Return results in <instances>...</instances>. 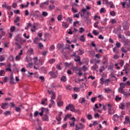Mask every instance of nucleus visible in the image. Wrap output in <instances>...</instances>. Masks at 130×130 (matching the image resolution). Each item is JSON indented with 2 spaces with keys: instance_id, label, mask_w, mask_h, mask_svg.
Instances as JSON below:
<instances>
[{
  "instance_id": "obj_1",
  "label": "nucleus",
  "mask_w": 130,
  "mask_h": 130,
  "mask_svg": "<svg viewBox=\"0 0 130 130\" xmlns=\"http://www.w3.org/2000/svg\"><path fill=\"white\" fill-rule=\"evenodd\" d=\"M82 14H81V17H83L84 19H88L89 18V16H90V12L87 11V9H82L81 10Z\"/></svg>"
},
{
  "instance_id": "obj_2",
  "label": "nucleus",
  "mask_w": 130,
  "mask_h": 130,
  "mask_svg": "<svg viewBox=\"0 0 130 130\" xmlns=\"http://www.w3.org/2000/svg\"><path fill=\"white\" fill-rule=\"evenodd\" d=\"M73 70L76 74H78L80 77L83 75V73L81 72L82 70L81 68L79 67H73Z\"/></svg>"
},
{
  "instance_id": "obj_3",
  "label": "nucleus",
  "mask_w": 130,
  "mask_h": 130,
  "mask_svg": "<svg viewBox=\"0 0 130 130\" xmlns=\"http://www.w3.org/2000/svg\"><path fill=\"white\" fill-rule=\"evenodd\" d=\"M127 50L130 51V47L128 45L125 46L121 48V51H122V52H124V53H126L127 52Z\"/></svg>"
},
{
  "instance_id": "obj_4",
  "label": "nucleus",
  "mask_w": 130,
  "mask_h": 130,
  "mask_svg": "<svg viewBox=\"0 0 130 130\" xmlns=\"http://www.w3.org/2000/svg\"><path fill=\"white\" fill-rule=\"evenodd\" d=\"M66 109H67V110L70 109V111H72V112H75L76 111V110L75 109V106L72 104H70L67 106L66 108Z\"/></svg>"
},
{
  "instance_id": "obj_5",
  "label": "nucleus",
  "mask_w": 130,
  "mask_h": 130,
  "mask_svg": "<svg viewBox=\"0 0 130 130\" xmlns=\"http://www.w3.org/2000/svg\"><path fill=\"white\" fill-rule=\"evenodd\" d=\"M22 108H23V106L22 105H20L17 107V116H20L21 115V111L22 110Z\"/></svg>"
},
{
  "instance_id": "obj_6",
  "label": "nucleus",
  "mask_w": 130,
  "mask_h": 130,
  "mask_svg": "<svg viewBox=\"0 0 130 130\" xmlns=\"http://www.w3.org/2000/svg\"><path fill=\"white\" fill-rule=\"evenodd\" d=\"M76 129H83V128H85V126L84 125H83V123H80L79 124H77L76 125Z\"/></svg>"
},
{
  "instance_id": "obj_7",
  "label": "nucleus",
  "mask_w": 130,
  "mask_h": 130,
  "mask_svg": "<svg viewBox=\"0 0 130 130\" xmlns=\"http://www.w3.org/2000/svg\"><path fill=\"white\" fill-rule=\"evenodd\" d=\"M124 124H129L130 125V118L129 117L126 116L125 117V120L123 122Z\"/></svg>"
},
{
  "instance_id": "obj_8",
  "label": "nucleus",
  "mask_w": 130,
  "mask_h": 130,
  "mask_svg": "<svg viewBox=\"0 0 130 130\" xmlns=\"http://www.w3.org/2000/svg\"><path fill=\"white\" fill-rule=\"evenodd\" d=\"M17 41L20 43V44H23L26 42V40H22V38L19 36L17 37Z\"/></svg>"
},
{
  "instance_id": "obj_9",
  "label": "nucleus",
  "mask_w": 130,
  "mask_h": 130,
  "mask_svg": "<svg viewBox=\"0 0 130 130\" xmlns=\"http://www.w3.org/2000/svg\"><path fill=\"white\" fill-rule=\"evenodd\" d=\"M48 94L49 95L51 94V99H55V92L52 91H49L48 90Z\"/></svg>"
},
{
  "instance_id": "obj_10",
  "label": "nucleus",
  "mask_w": 130,
  "mask_h": 130,
  "mask_svg": "<svg viewBox=\"0 0 130 130\" xmlns=\"http://www.w3.org/2000/svg\"><path fill=\"white\" fill-rule=\"evenodd\" d=\"M62 115V112H60L59 113L58 116L56 117V119L57 120V121H58L59 123H60V121L61 120V115Z\"/></svg>"
},
{
  "instance_id": "obj_11",
  "label": "nucleus",
  "mask_w": 130,
  "mask_h": 130,
  "mask_svg": "<svg viewBox=\"0 0 130 130\" xmlns=\"http://www.w3.org/2000/svg\"><path fill=\"white\" fill-rule=\"evenodd\" d=\"M49 75H50L51 77L52 78H56L57 77V71L56 72V73L53 72H50Z\"/></svg>"
},
{
  "instance_id": "obj_12",
  "label": "nucleus",
  "mask_w": 130,
  "mask_h": 130,
  "mask_svg": "<svg viewBox=\"0 0 130 130\" xmlns=\"http://www.w3.org/2000/svg\"><path fill=\"white\" fill-rule=\"evenodd\" d=\"M47 115H48V112H46V114L44 115L43 118V120H44V121H48L49 119L48 118V116Z\"/></svg>"
},
{
  "instance_id": "obj_13",
  "label": "nucleus",
  "mask_w": 130,
  "mask_h": 130,
  "mask_svg": "<svg viewBox=\"0 0 130 130\" xmlns=\"http://www.w3.org/2000/svg\"><path fill=\"white\" fill-rule=\"evenodd\" d=\"M9 107V104L8 103H2L1 106V108L2 109H6V108H8Z\"/></svg>"
},
{
  "instance_id": "obj_14",
  "label": "nucleus",
  "mask_w": 130,
  "mask_h": 130,
  "mask_svg": "<svg viewBox=\"0 0 130 130\" xmlns=\"http://www.w3.org/2000/svg\"><path fill=\"white\" fill-rule=\"evenodd\" d=\"M108 61V57L107 55L104 56L103 59V64H105Z\"/></svg>"
},
{
  "instance_id": "obj_15",
  "label": "nucleus",
  "mask_w": 130,
  "mask_h": 130,
  "mask_svg": "<svg viewBox=\"0 0 130 130\" xmlns=\"http://www.w3.org/2000/svg\"><path fill=\"white\" fill-rule=\"evenodd\" d=\"M43 112H48V109L42 108L41 112L39 113L41 116H42V115H43Z\"/></svg>"
},
{
  "instance_id": "obj_16",
  "label": "nucleus",
  "mask_w": 130,
  "mask_h": 130,
  "mask_svg": "<svg viewBox=\"0 0 130 130\" xmlns=\"http://www.w3.org/2000/svg\"><path fill=\"white\" fill-rule=\"evenodd\" d=\"M23 54V50H21L20 52L18 54V55L17 56V60H20L21 59V55Z\"/></svg>"
},
{
  "instance_id": "obj_17",
  "label": "nucleus",
  "mask_w": 130,
  "mask_h": 130,
  "mask_svg": "<svg viewBox=\"0 0 130 130\" xmlns=\"http://www.w3.org/2000/svg\"><path fill=\"white\" fill-rule=\"evenodd\" d=\"M74 60H75V61L79 62V63H80V64L82 63L81 62V58H80V56H76Z\"/></svg>"
},
{
  "instance_id": "obj_18",
  "label": "nucleus",
  "mask_w": 130,
  "mask_h": 130,
  "mask_svg": "<svg viewBox=\"0 0 130 130\" xmlns=\"http://www.w3.org/2000/svg\"><path fill=\"white\" fill-rule=\"evenodd\" d=\"M119 118V116H118L117 114L114 115L113 117V119L114 120V121H118Z\"/></svg>"
},
{
  "instance_id": "obj_19",
  "label": "nucleus",
  "mask_w": 130,
  "mask_h": 130,
  "mask_svg": "<svg viewBox=\"0 0 130 130\" xmlns=\"http://www.w3.org/2000/svg\"><path fill=\"white\" fill-rule=\"evenodd\" d=\"M108 114H110V115H111V114H114V111L113 110H111V108H109L108 109Z\"/></svg>"
},
{
  "instance_id": "obj_20",
  "label": "nucleus",
  "mask_w": 130,
  "mask_h": 130,
  "mask_svg": "<svg viewBox=\"0 0 130 130\" xmlns=\"http://www.w3.org/2000/svg\"><path fill=\"white\" fill-rule=\"evenodd\" d=\"M38 41H39V38H38V37H36L34 40V43L35 44H38Z\"/></svg>"
},
{
  "instance_id": "obj_21",
  "label": "nucleus",
  "mask_w": 130,
  "mask_h": 130,
  "mask_svg": "<svg viewBox=\"0 0 130 130\" xmlns=\"http://www.w3.org/2000/svg\"><path fill=\"white\" fill-rule=\"evenodd\" d=\"M108 5L110 6L111 9H114L115 8L114 7V4H113V3L112 2H109Z\"/></svg>"
},
{
  "instance_id": "obj_22",
  "label": "nucleus",
  "mask_w": 130,
  "mask_h": 130,
  "mask_svg": "<svg viewBox=\"0 0 130 130\" xmlns=\"http://www.w3.org/2000/svg\"><path fill=\"white\" fill-rule=\"evenodd\" d=\"M29 2H27L26 5H24V4L21 5L22 9H24V8H28V7H29Z\"/></svg>"
},
{
  "instance_id": "obj_23",
  "label": "nucleus",
  "mask_w": 130,
  "mask_h": 130,
  "mask_svg": "<svg viewBox=\"0 0 130 130\" xmlns=\"http://www.w3.org/2000/svg\"><path fill=\"white\" fill-rule=\"evenodd\" d=\"M10 84H14V77H13L12 75H11V76H10Z\"/></svg>"
},
{
  "instance_id": "obj_24",
  "label": "nucleus",
  "mask_w": 130,
  "mask_h": 130,
  "mask_svg": "<svg viewBox=\"0 0 130 130\" xmlns=\"http://www.w3.org/2000/svg\"><path fill=\"white\" fill-rule=\"evenodd\" d=\"M55 9V6L54 5H50L49 6V11H52V10H54Z\"/></svg>"
},
{
  "instance_id": "obj_25",
  "label": "nucleus",
  "mask_w": 130,
  "mask_h": 130,
  "mask_svg": "<svg viewBox=\"0 0 130 130\" xmlns=\"http://www.w3.org/2000/svg\"><path fill=\"white\" fill-rule=\"evenodd\" d=\"M78 52L79 55H82L83 54H84V50L79 49V50L77 51Z\"/></svg>"
},
{
  "instance_id": "obj_26",
  "label": "nucleus",
  "mask_w": 130,
  "mask_h": 130,
  "mask_svg": "<svg viewBox=\"0 0 130 130\" xmlns=\"http://www.w3.org/2000/svg\"><path fill=\"white\" fill-rule=\"evenodd\" d=\"M118 92L119 93H121V94H124V90H123V88H121L120 87L118 89Z\"/></svg>"
},
{
  "instance_id": "obj_27",
  "label": "nucleus",
  "mask_w": 130,
  "mask_h": 130,
  "mask_svg": "<svg viewBox=\"0 0 130 130\" xmlns=\"http://www.w3.org/2000/svg\"><path fill=\"white\" fill-rule=\"evenodd\" d=\"M91 68L92 70H94V71H95L96 69H98V65H97V64L96 63H94V64Z\"/></svg>"
},
{
  "instance_id": "obj_28",
  "label": "nucleus",
  "mask_w": 130,
  "mask_h": 130,
  "mask_svg": "<svg viewBox=\"0 0 130 130\" xmlns=\"http://www.w3.org/2000/svg\"><path fill=\"white\" fill-rule=\"evenodd\" d=\"M80 40L82 42H85V41H86V40L85 39V37H84V35H82L80 37Z\"/></svg>"
},
{
  "instance_id": "obj_29",
  "label": "nucleus",
  "mask_w": 130,
  "mask_h": 130,
  "mask_svg": "<svg viewBox=\"0 0 130 130\" xmlns=\"http://www.w3.org/2000/svg\"><path fill=\"white\" fill-rule=\"evenodd\" d=\"M62 27H64V28H68V27H69V25H68V24H67V23H66L65 22H62Z\"/></svg>"
},
{
  "instance_id": "obj_30",
  "label": "nucleus",
  "mask_w": 130,
  "mask_h": 130,
  "mask_svg": "<svg viewBox=\"0 0 130 130\" xmlns=\"http://www.w3.org/2000/svg\"><path fill=\"white\" fill-rule=\"evenodd\" d=\"M120 88L124 89V88H125V84L124 83H120Z\"/></svg>"
},
{
  "instance_id": "obj_31",
  "label": "nucleus",
  "mask_w": 130,
  "mask_h": 130,
  "mask_svg": "<svg viewBox=\"0 0 130 130\" xmlns=\"http://www.w3.org/2000/svg\"><path fill=\"white\" fill-rule=\"evenodd\" d=\"M61 81L62 82H66L67 81V77L64 76H62L60 79Z\"/></svg>"
},
{
  "instance_id": "obj_32",
  "label": "nucleus",
  "mask_w": 130,
  "mask_h": 130,
  "mask_svg": "<svg viewBox=\"0 0 130 130\" xmlns=\"http://www.w3.org/2000/svg\"><path fill=\"white\" fill-rule=\"evenodd\" d=\"M98 98L100 99V100H101V101H102V100H104V96H103L102 94L99 95L98 96Z\"/></svg>"
},
{
  "instance_id": "obj_33",
  "label": "nucleus",
  "mask_w": 130,
  "mask_h": 130,
  "mask_svg": "<svg viewBox=\"0 0 130 130\" xmlns=\"http://www.w3.org/2000/svg\"><path fill=\"white\" fill-rule=\"evenodd\" d=\"M105 91L106 93H110V92H111V89L110 88H105Z\"/></svg>"
},
{
  "instance_id": "obj_34",
  "label": "nucleus",
  "mask_w": 130,
  "mask_h": 130,
  "mask_svg": "<svg viewBox=\"0 0 130 130\" xmlns=\"http://www.w3.org/2000/svg\"><path fill=\"white\" fill-rule=\"evenodd\" d=\"M80 87H74L73 90L74 92H80Z\"/></svg>"
},
{
  "instance_id": "obj_35",
  "label": "nucleus",
  "mask_w": 130,
  "mask_h": 130,
  "mask_svg": "<svg viewBox=\"0 0 130 130\" xmlns=\"http://www.w3.org/2000/svg\"><path fill=\"white\" fill-rule=\"evenodd\" d=\"M58 21H61L62 20V15L61 14L59 15L57 17Z\"/></svg>"
},
{
  "instance_id": "obj_36",
  "label": "nucleus",
  "mask_w": 130,
  "mask_h": 130,
  "mask_svg": "<svg viewBox=\"0 0 130 130\" xmlns=\"http://www.w3.org/2000/svg\"><path fill=\"white\" fill-rule=\"evenodd\" d=\"M49 62L51 64L53 63L54 62H55V59L52 58L49 60Z\"/></svg>"
},
{
  "instance_id": "obj_37",
  "label": "nucleus",
  "mask_w": 130,
  "mask_h": 130,
  "mask_svg": "<svg viewBox=\"0 0 130 130\" xmlns=\"http://www.w3.org/2000/svg\"><path fill=\"white\" fill-rule=\"evenodd\" d=\"M34 62H35V64L36 66L38 64V63H37V61H38V59H37V57H35L34 58Z\"/></svg>"
},
{
  "instance_id": "obj_38",
  "label": "nucleus",
  "mask_w": 130,
  "mask_h": 130,
  "mask_svg": "<svg viewBox=\"0 0 130 130\" xmlns=\"http://www.w3.org/2000/svg\"><path fill=\"white\" fill-rule=\"evenodd\" d=\"M120 5L122 6L123 9H125V5H126V2H121Z\"/></svg>"
},
{
  "instance_id": "obj_39",
  "label": "nucleus",
  "mask_w": 130,
  "mask_h": 130,
  "mask_svg": "<svg viewBox=\"0 0 130 130\" xmlns=\"http://www.w3.org/2000/svg\"><path fill=\"white\" fill-rule=\"evenodd\" d=\"M38 44H39L38 46L40 49H42V48L44 47V46L43 45V44H42V43H40Z\"/></svg>"
},
{
  "instance_id": "obj_40",
  "label": "nucleus",
  "mask_w": 130,
  "mask_h": 130,
  "mask_svg": "<svg viewBox=\"0 0 130 130\" xmlns=\"http://www.w3.org/2000/svg\"><path fill=\"white\" fill-rule=\"evenodd\" d=\"M54 99H51L50 100L51 101V103L49 105V107H51L52 105H53V104H54V101H53Z\"/></svg>"
},
{
  "instance_id": "obj_41",
  "label": "nucleus",
  "mask_w": 130,
  "mask_h": 130,
  "mask_svg": "<svg viewBox=\"0 0 130 130\" xmlns=\"http://www.w3.org/2000/svg\"><path fill=\"white\" fill-rule=\"evenodd\" d=\"M82 70L84 71V72H86V71H88V67L86 66H83L82 67Z\"/></svg>"
},
{
  "instance_id": "obj_42",
  "label": "nucleus",
  "mask_w": 130,
  "mask_h": 130,
  "mask_svg": "<svg viewBox=\"0 0 130 130\" xmlns=\"http://www.w3.org/2000/svg\"><path fill=\"white\" fill-rule=\"evenodd\" d=\"M48 15V13L45 11L43 12L42 13V16L43 17H47V16Z\"/></svg>"
},
{
  "instance_id": "obj_43",
  "label": "nucleus",
  "mask_w": 130,
  "mask_h": 130,
  "mask_svg": "<svg viewBox=\"0 0 130 130\" xmlns=\"http://www.w3.org/2000/svg\"><path fill=\"white\" fill-rule=\"evenodd\" d=\"M124 104H120V106H119V108H120L121 109H124Z\"/></svg>"
},
{
  "instance_id": "obj_44",
  "label": "nucleus",
  "mask_w": 130,
  "mask_h": 130,
  "mask_svg": "<svg viewBox=\"0 0 130 130\" xmlns=\"http://www.w3.org/2000/svg\"><path fill=\"white\" fill-rule=\"evenodd\" d=\"M15 30H16V27L14 26H13L10 28L11 32H14Z\"/></svg>"
},
{
  "instance_id": "obj_45",
  "label": "nucleus",
  "mask_w": 130,
  "mask_h": 130,
  "mask_svg": "<svg viewBox=\"0 0 130 130\" xmlns=\"http://www.w3.org/2000/svg\"><path fill=\"white\" fill-rule=\"evenodd\" d=\"M57 105L58 106H62V105H63V102L59 101L57 103Z\"/></svg>"
},
{
  "instance_id": "obj_46",
  "label": "nucleus",
  "mask_w": 130,
  "mask_h": 130,
  "mask_svg": "<svg viewBox=\"0 0 130 130\" xmlns=\"http://www.w3.org/2000/svg\"><path fill=\"white\" fill-rule=\"evenodd\" d=\"M93 34L95 35V36L98 35L99 34V32H97V30H94L92 31Z\"/></svg>"
},
{
  "instance_id": "obj_47",
  "label": "nucleus",
  "mask_w": 130,
  "mask_h": 130,
  "mask_svg": "<svg viewBox=\"0 0 130 130\" xmlns=\"http://www.w3.org/2000/svg\"><path fill=\"white\" fill-rule=\"evenodd\" d=\"M28 52H29V54H32L33 53V49L30 48L28 50Z\"/></svg>"
},
{
  "instance_id": "obj_48",
  "label": "nucleus",
  "mask_w": 130,
  "mask_h": 130,
  "mask_svg": "<svg viewBox=\"0 0 130 130\" xmlns=\"http://www.w3.org/2000/svg\"><path fill=\"white\" fill-rule=\"evenodd\" d=\"M73 17L74 18H80V15L79 14V13H77L76 14H74L73 15Z\"/></svg>"
},
{
  "instance_id": "obj_49",
  "label": "nucleus",
  "mask_w": 130,
  "mask_h": 130,
  "mask_svg": "<svg viewBox=\"0 0 130 130\" xmlns=\"http://www.w3.org/2000/svg\"><path fill=\"white\" fill-rule=\"evenodd\" d=\"M55 49V47L54 46V45H52L50 47V50L51 51V50H53V49Z\"/></svg>"
},
{
  "instance_id": "obj_50",
  "label": "nucleus",
  "mask_w": 130,
  "mask_h": 130,
  "mask_svg": "<svg viewBox=\"0 0 130 130\" xmlns=\"http://www.w3.org/2000/svg\"><path fill=\"white\" fill-rule=\"evenodd\" d=\"M85 31V29H84V28L83 27H81L80 29H79V32L80 33H83V32H84Z\"/></svg>"
},
{
  "instance_id": "obj_51",
  "label": "nucleus",
  "mask_w": 130,
  "mask_h": 130,
  "mask_svg": "<svg viewBox=\"0 0 130 130\" xmlns=\"http://www.w3.org/2000/svg\"><path fill=\"white\" fill-rule=\"evenodd\" d=\"M112 24H116V20L115 19H113L111 20Z\"/></svg>"
},
{
  "instance_id": "obj_52",
  "label": "nucleus",
  "mask_w": 130,
  "mask_h": 130,
  "mask_svg": "<svg viewBox=\"0 0 130 130\" xmlns=\"http://www.w3.org/2000/svg\"><path fill=\"white\" fill-rule=\"evenodd\" d=\"M72 97L73 98H74V99L76 100L77 99V98H78V94H73Z\"/></svg>"
},
{
  "instance_id": "obj_53",
  "label": "nucleus",
  "mask_w": 130,
  "mask_h": 130,
  "mask_svg": "<svg viewBox=\"0 0 130 130\" xmlns=\"http://www.w3.org/2000/svg\"><path fill=\"white\" fill-rule=\"evenodd\" d=\"M5 115H10L11 114V112L10 111H7L4 113Z\"/></svg>"
},
{
  "instance_id": "obj_54",
  "label": "nucleus",
  "mask_w": 130,
  "mask_h": 130,
  "mask_svg": "<svg viewBox=\"0 0 130 130\" xmlns=\"http://www.w3.org/2000/svg\"><path fill=\"white\" fill-rule=\"evenodd\" d=\"M56 69H57L59 71H60L61 70V67H60V65L57 64L56 67Z\"/></svg>"
},
{
  "instance_id": "obj_55",
  "label": "nucleus",
  "mask_w": 130,
  "mask_h": 130,
  "mask_svg": "<svg viewBox=\"0 0 130 130\" xmlns=\"http://www.w3.org/2000/svg\"><path fill=\"white\" fill-rule=\"evenodd\" d=\"M72 11L73 13H78V10H77L76 9H75L74 7H72Z\"/></svg>"
},
{
  "instance_id": "obj_56",
  "label": "nucleus",
  "mask_w": 130,
  "mask_h": 130,
  "mask_svg": "<svg viewBox=\"0 0 130 130\" xmlns=\"http://www.w3.org/2000/svg\"><path fill=\"white\" fill-rule=\"evenodd\" d=\"M66 89H67V90H72V87H71V86H70V85H67L66 86Z\"/></svg>"
},
{
  "instance_id": "obj_57",
  "label": "nucleus",
  "mask_w": 130,
  "mask_h": 130,
  "mask_svg": "<svg viewBox=\"0 0 130 130\" xmlns=\"http://www.w3.org/2000/svg\"><path fill=\"white\" fill-rule=\"evenodd\" d=\"M105 9L104 8H101V9L100 10V13H105Z\"/></svg>"
},
{
  "instance_id": "obj_58",
  "label": "nucleus",
  "mask_w": 130,
  "mask_h": 130,
  "mask_svg": "<svg viewBox=\"0 0 130 130\" xmlns=\"http://www.w3.org/2000/svg\"><path fill=\"white\" fill-rule=\"evenodd\" d=\"M94 61H95L96 63H100V62H101V60L100 59L97 60L96 58L94 59Z\"/></svg>"
},
{
  "instance_id": "obj_59",
  "label": "nucleus",
  "mask_w": 130,
  "mask_h": 130,
  "mask_svg": "<svg viewBox=\"0 0 130 130\" xmlns=\"http://www.w3.org/2000/svg\"><path fill=\"white\" fill-rule=\"evenodd\" d=\"M103 2L105 5H108L109 2H108V0H103Z\"/></svg>"
},
{
  "instance_id": "obj_60",
  "label": "nucleus",
  "mask_w": 130,
  "mask_h": 130,
  "mask_svg": "<svg viewBox=\"0 0 130 130\" xmlns=\"http://www.w3.org/2000/svg\"><path fill=\"white\" fill-rule=\"evenodd\" d=\"M116 45V47H118V48H120V45H121V44H120V43L117 42Z\"/></svg>"
},
{
  "instance_id": "obj_61",
  "label": "nucleus",
  "mask_w": 130,
  "mask_h": 130,
  "mask_svg": "<svg viewBox=\"0 0 130 130\" xmlns=\"http://www.w3.org/2000/svg\"><path fill=\"white\" fill-rule=\"evenodd\" d=\"M97 97L92 98L91 99V102L94 103V102L96 101Z\"/></svg>"
},
{
  "instance_id": "obj_62",
  "label": "nucleus",
  "mask_w": 130,
  "mask_h": 130,
  "mask_svg": "<svg viewBox=\"0 0 130 130\" xmlns=\"http://www.w3.org/2000/svg\"><path fill=\"white\" fill-rule=\"evenodd\" d=\"M111 16H115V12H114V11H112L110 13Z\"/></svg>"
},
{
  "instance_id": "obj_63",
  "label": "nucleus",
  "mask_w": 130,
  "mask_h": 130,
  "mask_svg": "<svg viewBox=\"0 0 130 130\" xmlns=\"http://www.w3.org/2000/svg\"><path fill=\"white\" fill-rule=\"evenodd\" d=\"M87 118L88 119H92V115L91 114H89L87 115Z\"/></svg>"
},
{
  "instance_id": "obj_64",
  "label": "nucleus",
  "mask_w": 130,
  "mask_h": 130,
  "mask_svg": "<svg viewBox=\"0 0 130 130\" xmlns=\"http://www.w3.org/2000/svg\"><path fill=\"white\" fill-rule=\"evenodd\" d=\"M126 106L127 108H130V103H126Z\"/></svg>"
}]
</instances>
